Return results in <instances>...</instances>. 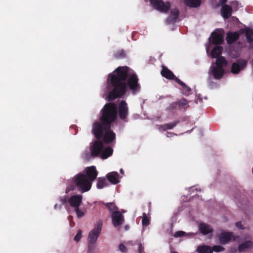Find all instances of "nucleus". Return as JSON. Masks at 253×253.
<instances>
[{
    "mask_svg": "<svg viewBox=\"0 0 253 253\" xmlns=\"http://www.w3.org/2000/svg\"><path fill=\"white\" fill-rule=\"evenodd\" d=\"M199 229L201 233L204 235H207L212 232V228L209 225L202 223L199 225Z\"/></svg>",
    "mask_w": 253,
    "mask_h": 253,
    "instance_id": "obj_17",
    "label": "nucleus"
},
{
    "mask_svg": "<svg viewBox=\"0 0 253 253\" xmlns=\"http://www.w3.org/2000/svg\"><path fill=\"white\" fill-rule=\"evenodd\" d=\"M105 206L108 208V209L110 211H116L117 210V207L114 203H108L105 204Z\"/></svg>",
    "mask_w": 253,
    "mask_h": 253,
    "instance_id": "obj_29",
    "label": "nucleus"
},
{
    "mask_svg": "<svg viewBox=\"0 0 253 253\" xmlns=\"http://www.w3.org/2000/svg\"><path fill=\"white\" fill-rule=\"evenodd\" d=\"M211 249L212 252L214 251L215 252H220L223 251L225 249L221 245H216L213 246Z\"/></svg>",
    "mask_w": 253,
    "mask_h": 253,
    "instance_id": "obj_31",
    "label": "nucleus"
},
{
    "mask_svg": "<svg viewBox=\"0 0 253 253\" xmlns=\"http://www.w3.org/2000/svg\"><path fill=\"white\" fill-rule=\"evenodd\" d=\"M222 47L215 46L211 50V55L212 58H217L215 64H212L209 70V74L212 75L215 79H221L224 74V68L226 66L227 62L223 56H221Z\"/></svg>",
    "mask_w": 253,
    "mask_h": 253,
    "instance_id": "obj_4",
    "label": "nucleus"
},
{
    "mask_svg": "<svg viewBox=\"0 0 253 253\" xmlns=\"http://www.w3.org/2000/svg\"><path fill=\"white\" fill-rule=\"evenodd\" d=\"M147 0H145V1ZM149 1L155 9L161 12H166L170 8L169 2L164 3L162 0H149Z\"/></svg>",
    "mask_w": 253,
    "mask_h": 253,
    "instance_id": "obj_6",
    "label": "nucleus"
},
{
    "mask_svg": "<svg viewBox=\"0 0 253 253\" xmlns=\"http://www.w3.org/2000/svg\"><path fill=\"white\" fill-rule=\"evenodd\" d=\"M253 249V241L247 240L239 245L238 250L239 252H245Z\"/></svg>",
    "mask_w": 253,
    "mask_h": 253,
    "instance_id": "obj_12",
    "label": "nucleus"
},
{
    "mask_svg": "<svg viewBox=\"0 0 253 253\" xmlns=\"http://www.w3.org/2000/svg\"><path fill=\"white\" fill-rule=\"evenodd\" d=\"M127 78V84L133 94L139 91L140 86L138 78L134 72L126 66L119 67L109 75L107 87L108 100H113L125 94L126 89L125 81Z\"/></svg>",
    "mask_w": 253,
    "mask_h": 253,
    "instance_id": "obj_2",
    "label": "nucleus"
},
{
    "mask_svg": "<svg viewBox=\"0 0 253 253\" xmlns=\"http://www.w3.org/2000/svg\"><path fill=\"white\" fill-rule=\"evenodd\" d=\"M82 195H73L69 199V202L70 206L74 209L80 207L82 204Z\"/></svg>",
    "mask_w": 253,
    "mask_h": 253,
    "instance_id": "obj_11",
    "label": "nucleus"
},
{
    "mask_svg": "<svg viewBox=\"0 0 253 253\" xmlns=\"http://www.w3.org/2000/svg\"><path fill=\"white\" fill-rule=\"evenodd\" d=\"M161 74L163 77L167 79H175L176 78H175L173 74L171 72V71L169 70L167 68L163 67L161 71Z\"/></svg>",
    "mask_w": 253,
    "mask_h": 253,
    "instance_id": "obj_18",
    "label": "nucleus"
},
{
    "mask_svg": "<svg viewBox=\"0 0 253 253\" xmlns=\"http://www.w3.org/2000/svg\"><path fill=\"white\" fill-rule=\"evenodd\" d=\"M128 113V108L127 104L124 101L121 102L119 105V116L120 117L124 119L126 118Z\"/></svg>",
    "mask_w": 253,
    "mask_h": 253,
    "instance_id": "obj_13",
    "label": "nucleus"
},
{
    "mask_svg": "<svg viewBox=\"0 0 253 253\" xmlns=\"http://www.w3.org/2000/svg\"><path fill=\"white\" fill-rule=\"evenodd\" d=\"M142 223L143 225L144 226H147L150 223L149 219L147 216L146 214L145 213H143Z\"/></svg>",
    "mask_w": 253,
    "mask_h": 253,
    "instance_id": "obj_28",
    "label": "nucleus"
},
{
    "mask_svg": "<svg viewBox=\"0 0 253 253\" xmlns=\"http://www.w3.org/2000/svg\"><path fill=\"white\" fill-rule=\"evenodd\" d=\"M108 180L113 184H116L120 182V177L119 173L116 171H112L106 175Z\"/></svg>",
    "mask_w": 253,
    "mask_h": 253,
    "instance_id": "obj_14",
    "label": "nucleus"
},
{
    "mask_svg": "<svg viewBox=\"0 0 253 253\" xmlns=\"http://www.w3.org/2000/svg\"><path fill=\"white\" fill-rule=\"evenodd\" d=\"M248 42L250 43L251 47H253V39L251 38H248L247 39Z\"/></svg>",
    "mask_w": 253,
    "mask_h": 253,
    "instance_id": "obj_35",
    "label": "nucleus"
},
{
    "mask_svg": "<svg viewBox=\"0 0 253 253\" xmlns=\"http://www.w3.org/2000/svg\"><path fill=\"white\" fill-rule=\"evenodd\" d=\"M175 81L182 86L183 93L185 95H188L191 91V88L177 78L175 79Z\"/></svg>",
    "mask_w": 253,
    "mask_h": 253,
    "instance_id": "obj_20",
    "label": "nucleus"
},
{
    "mask_svg": "<svg viewBox=\"0 0 253 253\" xmlns=\"http://www.w3.org/2000/svg\"><path fill=\"white\" fill-rule=\"evenodd\" d=\"M179 106L184 108L189 107L188 102L185 99H182L179 102Z\"/></svg>",
    "mask_w": 253,
    "mask_h": 253,
    "instance_id": "obj_30",
    "label": "nucleus"
},
{
    "mask_svg": "<svg viewBox=\"0 0 253 253\" xmlns=\"http://www.w3.org/2000/svg\"><path fill=\"white\" fill-rule=\"evenodd\" d=\"M212 37L211 42L214 44H219L223 41L222 32L220 30H216L211 34Z\"/></svg>",
    "mask_w": 253,
    "mask_h": 253,
    "instance_id": "obj_9",
    "label": "nucleus"
},
{
    "mask_svg": "<svg viewBox=\"0 0 253 253\" xmlns=\"http://www.w3.org/2000/svg\"><path fill=\"white\" fill-rule=\"evenodd\" d=\"M195 234L194 233H186L184 231H177L175 233L174 235V237L177 238V237H180L183 236H194Z\"/></svg>",
    "mask_w": 253,
    "mask_h": 253,
    "instance_id": "obj_23",
    "label": "nucleus"
},
{
    "mask_svg": "<svg viewBox=\"0 0 253 253\" xmlns=\"http://www.w3.org/2000/svg\"><path fill=\"white\" fill-rule=\"evenodd\" d=\"M179 12L177 9H172L170 11V15L167 20L168 24H172L176 22L178 18Z\"/></svg>",
    "mask_w": 253,
    "mask_h": 253,
    "instance_id": "obj_16",
    "label": "nucleus"
},
{
    "mask_svg": "<svg viewBox=\"0 0 253 253\" xmlns=\"http://www.w3.org/2000/svg\"><path fill=\"white\" fill-rule=\"evenodd\" d=\"M75 211L77 214V217L80 218L84 216L85 214V211H84L79 208V207L74 209Z\"/></svg>",
    "mask_w": 253,
    "mask_h": 253,
    "instance_id": "obj_25",
    "label": "nucleus"
},
{
    "mask_svg": "<svg viewBox=\"0 0 253 253\" xmlns=\"http://www.w3.org/2000/svg\"><path fill=\"white\" fill-rule=\"evenodd\" d=\"M247 62L245 60H238L233 63L231 66V72L234 74H238L244 70L247 66Z\"/></svg>",
    "mask_w": 253,
    "mask_h": 253,
    "instance_id": "obj_8",
    "label": "nucleus"
},
{
    "mask_svg": "<svg viewBox=\"0 0 253 253\" xmlns=\"http://www.w3.org/2000/svg\"><path fill=\"white\" fill-rule=\"evenodd\" d=\"M97 176V171L94 166H91L85 168L82 172L76 175L74 177L75 184L71 183L69 184L66 189V193L73 190L76 186L82 193L88 191L92 186V182Z\"/></svg>",
    "mask_w": 253,
    "mask_h": 253,
    "instance_id": "obj_3",
    "label": "nucleus"
},
{
    "mask_svg": "<svg viewBox=\"0 0 253 253\" xmlns=\"http://www.w3.org/2000/svg\"><path fill=\"white\" fill-rule=\"evenodd\" d=\"M119 249L122 252H126L127 250L126 247L123 244L120 245Z\"/></svg>",
    "mask_w": 253,
    "mask_h": 253,
    "instance_id": "obj_34",
    "label": "nucleus"
},
{
    "mask_svg": "<svg viewBox=\"0 0 253 253\" xmlns=\"http://www.w3.org/2000/svg\"><path fill=\"white\" fill-rule=\"evenodd\" d=\"M232 7L227 4L223 5L221 8V16L225 19L229 18L232 14Z\"/></svg>",
    "mask_w": 253,
    "mask_h": 253,
    "instance_id": "obj_15",
    "label": "nucleus"
},
{
    "mask_svg": "<svg viewBox=\"0 0 253 253\" xmlns=\"http://www.w3.org/2000/svg\"><path fill=\"white\" fill-rule=\"evenodd\" d=\"M62 204H59V205H58V204H55L54 207V209L55 210H60L61 208H62Z\"/></svg>",
    "mask_w": 253,
    "mask_h": 253,
    "instance_id": "obj_39",
    "label": "nucleus"
},
{
    "mask_svg": "<svg viewBox=\"0 0 253 253\" xmlns=\"http://www.w3.org/2000/svg\"><path fill=\"white\" fill-rule=\"evenodd\" d=\"M219 243L222 245H225L234 239V236L232 232L222 231L218 233L217 236Z\"/></svg>",
    "mask_w": 253,
    "mask_h": 253,
    "instance_id": "obj_7",
    "label": "nucleus"
},
{
    "mask_svg": "<svg viewBox=\"0 0 253 253\" xmlns=\"http://www.w3.org/2000/svg\"><path fill=\"white\" fill-rule=\"evenodd\" d=\"M176 123H170V124H168L166 125V128L167 129H171L173 127H174L176 126Z\"/></svg>",
    "mask_w": 253,
    "mask_h": 253,
    "instance_id": "obj_33",
    "label": "nucleus"
},
{
    "mask_svg": "<svg viewBox=\"0 0 253 253\" xmlns=\"http://www.w3.org/2000/svg\"><path fill=\"white\" fill-rule=\"evenodd\" d=\"M227 0H219V4L222 5V4L225 3L227 1Z\"/></svg>",
    "mask_w": 253,
    "mask_h": 253,
    "instance_id": "obj_40",
    "label": "nucleus"
},
{
    "mask_svg": "<svg viewBox=\"0 0 253 253\" xmlns=\"http://www.w3.org/2000/svg\"><path fill=\"white\" fill-rule=\"evenodd\" d=\"M197 251L199 253H212V251L211 247L207 246H202L199 247Z\"/></svg>",
    "mask_w": 253,
    "mask_h": 253,
    "instance_id": "obj_22",
    "label": "nucleus"
},
{
    "mask_svg": "<svg viewBox=\"0 0 253 253\" xmlns=\"http://www.w3.org/2000/svg\"><path fill=\"white\" fill-rule=\"evenodd\" d=\"M117 110L116 105L112 103L106 104L102 110V114L100 119L101 122H95L93 125L92 131L97 140L90 145L91 155L93 157L100 155L102 159L110 157L113 150L108 146L104 149L103 143L100 140L102 138L105 143H110L116 138V135L110 130L111 124L117 118Z\"/></svg>",
    "mask_w": 253,
    "mask_h": 253,
    "instance_id": "obj_1",
    "label": "nucleus"
},
{
    "mask_svg": "<svg viewBox=\"0 0 253 253\" xmlns=\"http://www.w3.org/2000/svg\"><path fill=\"white\" fill-rule=\"evenodd\" d=\"M107 184L105 181V179L104 178H98L96 185L97 188L101 189L103 188L104 186H107Z\"/></svg>",
    "mask_w": 253,
    "mask_h": 253,
    "instance_id": "obj_24",
    "label": "nucleus"
},
{
    "mask_svg": "<svg viewBox=\"0 0 253 253\" xmlns=\"http://www.w3.org/2000/svg\"><path fill=\"white\" fill-rule=\"evenodd\" d=\"M102 227V222L99 220L94 225V228L91 230L89 234L87 239L88 243H95L101 233Z\"/></svg>",
    "mask_w": 253,
    "mask_h": 253,
    "instance_id": "obj_5",
    "label": "nucleus"
},
{
    "mask_svg": "<svg viewBox=\"0 0 253 253\" xmlns=\"http://www.w3.org/2000/svg\"><path fill=\"white\" fill-rule=\"evenodd\" d=\"M123 56H124V55H120V56H118V55H116V56L117 57H123Z\"/></svg>",
    "mask_w": 253,
    "mask_h": 253,
    "instance_id": "obj_44",
    "label": "nucleus"
},
{
    "mask_svg": "<svg viewBox=\"0 0 253 253\" xmlns=\"http://www.w3.org/2000/svg\"><path fill=\"white\" fill-rule=\"evenodd\" d=\"M184 3L189 7H197L201 4V0H183Z\"/></svg>",
    "mask_w": 253,
    "mask_h": 253,
    "instance_id": "obj_19",
    "label": "nucleus"
},
{
    "mask_svg": "<svg viewBox=\"0 0 253 253\" xmlns=\"http://www.w3.org/2000/svg\"><path fill=\"white\" fill-rule=\"evenodd\" d=\"M232 5L234 6V5H237L238 4V2L237 1H233L232 2Z\"/></svg>",
    "mask_w": 253,
    "mask_h": 253,
    "instance_id": "obj_41",
    "label": "nucleus"
},
{
    "mask_svg": "<svg viewBox=\"0 0 253 253\" xmlns=\"http://www.w3.org/2000/svg\"><path fill=\"white\" fill-rule=\"evenodd\" d=\"M236 226L237 228H238L239 229H243V227H242V225L241 224V223L240 222H238L236 223Z\"/></svg>",
    "mask_w": 253,
    "mask_h": 253,
    "instance_id": "obj_37",
    "label": "nucleus"
},
{
    "mask_svg": "<svg viewBox=\"0 0 253 253\" xmlns=\"http://www.w3.org/2000/svg\"><path fill=\"white\" fill-rule=\"evenodd\" d=\"M144 249V247L141 243H140L139 245V249L138 251L139 253H142L143 250Z\"/></svg>",
    "mask_w": 253,
    "mask_h": 253,
    "instance_id": "obj_38",
    "label": "nucleus"
},
{
    "mask_svg": "<svg viewBox=\"0 0 253 253\" xmlns=\"http://www.w3.org/2000/svg\"><path fill=\"white\" fill-rule=\"evenodd\" d=\"M206 51H207V53H208V52H209V47H207V48H206Z\"/></svg>",
    "mask_w": 253,
    "mask_h": 253,
    "instance_id": "obj_45",
    "label": "nucleus"
},
{
    "mask_svg": "<svg viewBox=\"0 0 253 253\" xmlns=\"http://www.w3.org/2000/svg\"><path fill=\"white\" fill-rule=\"evenodd\" d=\"M239 38V34L236 33H228L226 38V41L228 43H232Z\"/></svg>",
    "mask_w": 253,
    "mask_h": 253,
    "instance_id": "obj_21",
    "label": "nucleus"
},
{
    "mask_svg": "<svg viewBox=\"0 0 253 253\" xmlns=\"http://www.w3.org/2000/svg\"><path fill=\"white\" fill-rule=\"evenodd\" d=\"M243 31L246 34V39H248V38H251V36H253V29L246 28L243 29Z\"/></svg>",
    "mask_w": 253,
    "mask_h": 253,
    "instance_id": "obj_26",
    "label": "nucleus"
},
{
    "mask_svg": "<svg viewBox=\"0 0 253 253\" xmlns=\"http://www.w3.org/2000/svg\"><path fill=\"white\" fill-rule=\"evenodd\" d=\"M95 243H88V248L86 253H95V246H94Z\"/></svg>",
    "mask_w": 253,
    "mask_h": 253,
    "instance_id": "obj_27",
    "label": "nucleus"
},
{
    "mask_svg": "<svg viewBox=\"0 0 253 253\" xmlns=\"http://www.w3.org/2000/svg\"><path fill=\"white\" fill-rule=\"evenodd\" d=\"M60 201L61 202V204L63 205L64 203H66L67 199L66 197H62L60 199Z\"/></svg>",
    "mask_w": 253,
    "mask_h": 253,
    "instance_id": "obj_36",
    "label": "nucleus"
},
{
    "mask_svg": "<svg viewBox=\"0 0 253 253\" xmlns=\"http://www.w3.org/2000/svg\"><path fill=\"white\" fill-rule=\"evenodd\" d=\"M112 222L115 227L123 224L124 219L123 215L119 211H114L112 215Z\"/></svg>",
    "mask_w": 253,
    "mask_h": 253,
    "instance_id": "obj_10",
    "label": "nucleus"
},
{
    "mask_svg": "<svg viewBox=\"0 0 253 253\" xmlns=\"http://www.w3.org/2000/svg\"><path fill=\"white\" fill-rule=\"evenodd\" d=\"M120 171L122 174H124V170H123V169H120Z\"/></svg>",
    "mask_w": 253,
    "mask_h": 253,
    "instance_id": "obj_43",
    "label": "nucleus"
},
{
    "mask_svg": "<svg viewBox=\"0 0 253 253\" xmlns=\"http://www.w3.org/2000/svg\"><path fill=\"white\" fill-rule=\"evenodd\" d=\"M236 252V250H233L232 248L230 249V252L231 253H235Z\"/></svg>",
    "mask_w": 253,
    "mask_h": 253,
    "instance_id": "obj_42",
    "label": "nucleus"
},
{
    "mask_svg": "<svg viewBox=\"0 0 253 253\" xmlns=\"http://www.w3.org/2000/svg\"><path fill=\"white\" fill-rule=\"evenodd\" d=\"M82 237V231L79 230L77 235L74 237V240L76 242H78L80 241Z\"/></svg>",
    "mask_w": 253,
    "mask_h": 253,
    "instance_id": "obj_32",
    "label": "nucleus"
}]
</instances>
